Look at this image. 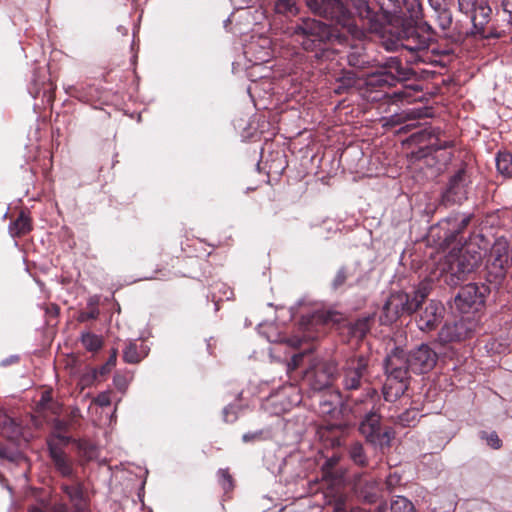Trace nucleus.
I'll list each match as a JSON object with an SVG mask.
<instances>
[{"label":"nucleus","mask_w":512,"mask_h":512,"mask_svg":"<svg viewBox=\"0 0 512 512\" xmlns=\"http://www.w3.org/2000/svg\"><path fill=\"white\" fill-rule=\"evenodd\" d=\"M406 354L403 350L396 349L385 360L387 382L383 387L384 399L392 402L401 397L408 388L410 368Z\"/></svg>","instance_id":"nucleus-1"},{"label":"nucleus","mask_w":512,"mask_h":512,"mask_svg":"<svg viewBox=\"0 0 512 512\" xmlns=\"http://www.w3.org/2000/svg\"><path fill=\"white\" fill-rule=\"evenodd\" d=\"M294 35L301 38V45L305 50H312L317 45L333 39L340 40V33L334 28L314 19H304L301 24L294 29Z\"/></svg>","instance_id":"nucleus-2"},{"label":"nucleus","mask_w":512,"mask_h":512,"mask_svg":"<svg viewBox=\"0 0 512 512\" xmlns=\"http://www.w3.org/2000/svg\"><path fill=\"white\" fill-rule=\"evenodd\" d=\"M400 46L411 54V63L433 62L429 50V37L422 35L415 27H407L400 33Z\"/></svg>","instance_id":"nucleus-3"},{"label":"nucleus","mask_w":512,"mask_h":512,"mask_svg":"<svg viewBox=\"0 0 512 512\" xmlns=\"http://www.w3.org/2000/svg\"><path fill=\"white\" fill-rule=\"evenodd\" d=\"M376 400H379L377 391L375 389H369L366 394V399L361 402L365 403L367 408L370 406V410L365 414L359 426V430L365 438L375 444L380 443L382 436L388 439L390 437L387 432L381 433L380 415L378 414L379 406H377Z\"/></svg>","instance_id":"nucleus-4"},{"label":"nucleus","mask_w":512,"mask_h":512,"mask_svg":"<svg viewBox=\"0 0 512 512\" xmlns=\"http://www.w3.org/2000/svg\"><path fill=\"white\" fill-rule=\"evenodd\" d=\"M307 6L319 15L335 20L336 24L352 33L355 29L350 12L340 0H306Z\"/></svg>","instance_id":"nucleus-5"},{"label":"nucleus","mask_w":512,"mask_h":512,"mask_svg":"<svg viewBox=\"0 0 512 512\" xmlns=\"http://www.w3.org/2000/svg\"><path fill=\"white\" fill-rule=\"evenodd\" d=\"M480 259L481 256L476 255L468 260L466 252L459 256L450 254L441 264V275L445 277L447 283L456 284L465 274L472 272L477 267Z\"/></svg>","instance_id":"nucleus-6"},{"label":"nucleus","mask_w":512,"mask_h":512,"mask_svg":"<svg viewBox=\"0 0 512 512\" xmlns=\"http://www.w3.org/2000/svg\"><path fill=\"white\" fill-rule=\"evenodd\" d=\"M509 244L505 239H497L492 246L487 262V271L492 282H500L506 275L508 267Z\"/></svg>","instance_id":"nucleus-7"},{"label":"nucleus","mask_w":512,"mask_h":512,"mask_svg":"<svg viewBox=\"0 0 512 512\" xmlns=\"http://www.w3.org/2000/svg\"><path fill=\"white\" fill-rule=\"evenodd\" d=\"M368 373V359L363 355L349 358L343 367L342 384L346 390H355L361 386Z\"/></svg>","instance_id":"nucleus-8"},{"label":"nucleus","mask_w":512,"mask_h":512,"mask_svg":"<svg viewBox=\"0 0 512 512\" xmlns=\"http://www.w3.org/2000/svg\"><path fill=\"white\" fill-rule=\"evenodd\" d=\"M476 323L470 316L461 317L453 323H446L440 330L438 339L441 343L461 341L475 329Z\"/></svg>","instance_id":"nucleus-9"},{"label":"nucleus","mask_w":512,"mask_h":512,"mask_svg":"<svg viewBox=\"0 0 512 512\" xmlns=\"http://www.w3.org/2000/svg\"><path fill=\"white\" fill-rule=\"evenodd\" d=\"M456 308L463 314L477 311L484 303L481 289L474 283L461 288L454 300Z\"/></svg>","instance_id":"nucleus-10"},{"label":"nucleus","mask_w":512,"mask_h":512,"mask_svg":"<svg viewBox=\"0 0 512 512\" xmlns=\"http://www.w3.org/2000/svg\"><path fill=\"white\" fill-rule=\"evenodd\" d=\"M415 305L411 304L410 297L404 292H397L392 294L386 301L383 311L385 323H391L395 321L401 314H411L415 312Z\"/></svg>","instance_id":"nucleus-11"},{"label":"nucleus","mask_w":512,"mask_h":512,"mask_svg":"<svg viewBox=\"0 0 512 512\" xmlns=\"http://www.w3.org/2000/svg\"><path fill=\"white\" fill-rule=\"evenodd\" d=\"M433 131H425L421 134L424 137L426 134L429 136V143L426 149L421 148L416 157L418 159L431 157L432 159H441L438 170H441V166L446 165L451 160V152L446 151V148L450 145L448 141H440L436 136L432 135ZM429 164V160H427Z\"/></svg>","instance_id":"nucleus-12"},{"label":"nucleus","mask_w":512,"mask_h":512,"mask_svg":"<svg viewBox=\"0 0 512 512\" xmlns=\"http://www.w3.org/2000/svg\"><path fill=\"white\" fill-rule=\"evenodd\" d=\"M407 361L412 372L426 373L435 366L437 354L428 345L423 344L408 355Z\"/></svg>","instance_id":"nucleus-13"},{"label":"nucleus","mask_w":512,"mask_h":512,"mask_svg":"<svg viewBox=\"0 0 512 512\" xmlns=\"http://www.w3.org/2000/svg\"><path fill=\"white\" fill-rule=\"evenodd\" d=\"M336 373V363L329 361L317 365L313 371L308 372L307 378L314 390H322L331 385Z\"/></svg>","instance_id":"nucleus-14"},{"label":"nucleus","mask_w":512,"mask_h":512,"mask_svg":"<svg viewBox=\"0 0 512 512\" xmlns=\"http://www.w3.org/2000/svg\"><path fill=\"white\" fill-rule=\"evenodd\" d=\"M445 308L441 302L431 300L425 309L420 313L417 320L418 328L428 332L434 330L442 321Z\"/></svg>","instance_id":"nucleus-15"},{"label":"nucleus","mask_w":512,"mask_h":512,"mask_svg":"<svg viewBox=\"0 0 512 512\" xmlns=\"http://www.w3.org/2000/svg\"><path fill=\"white\" fill-rule=\"evenodd\" d=\"M447 202L460 203L466 199V179L465 170L460 169L453 175L449 181L448 187L444 194Z\"/></svg>","instance_id":"nucleus-16"},{"label":"nucleus","mask_w":512,"mask_h":512,"mask_svg":"<svg viewBox=\"0 0 512 512\" xmlns=\"http://www.w3.org/2000/svg\"><path fill=\"white\" fill-rule=\"evenodd\" d=\"M63 490L66 493V495L69 497L70 501L73 503V505L76 509V512H83L86 507V503H85V500L83 497L81 487L78 484L71 485V486L66 485V486H63ZM28 512H43V511L38 507H32L29 509ZM53 512H68V510L65 505L60 504L54 508Z\"/></svg>","instance_id":"nucleus-17"},{"label":"nucleus","mask_w":512,"mask_h":512,"mask_svg":"<svg viewBox=\"0 0 512 512\" xmlns=\"http://www.w3.org/2000/svg\"><path fill=\"white\" fill-rule=\"evenodd\" d=\"M356 492L365 502L374 503L380 495L379 484L374 479L360 480L355 484Z\"/></svg>","instance_id":"nucleus-18"},{"label":"nucleus","mask_w":512,"mask_h":512,"mask_svg":"<svg viewBox=\"0 0 512 512\" xmlns=\"http://www.w3.org/2000/svg\"><path fill=\"white\" fill-rule=\"evenodd\" d=\"M491 8L486 2L482 1L469 15L473 23V27L477 33L483 34L485 25L489 22Z\"/></svg>","instance_id":"nucleus-19"},{"label":"nucleus","mask_w":512,"mask_h":512,"mask_svg":"<svg viewBox=\"0 0 512 512\" xmlns=\"http://www.w3.org/2000/svg\"><path fill=\"white\" fill-rule=\"evenodd\" d=\"M49 450L53 463L59 473L65 477L72 476V465L71 462L67 459L66 455L52 444H49Z\"/></svg>","instance_id":"nucleus-20"},{"label":"nucleus","mask_w":512,"mask_h":512,"mask_svg":"<svg viewBox=\"0 0 512 512\" xmlns=\"http://www.w3.org/2000/svg\"><path fill=\"white\" fill-rule=\"evenodd\" d=\"M496 166L503 176L512 177V154L509 152L499 153L496 158Z\"/></svg>","instance_id":"nucleus-21"},{"label":"nucleus","mask_w":512,"mask_h":512,"mask_svg":"<svg viewBox=\"0 0 512 512\" xmlns=\"http://www.w3.org/2000/svg\"><path fill=\"white\" fill-rule=\"evenodd\" d=\"M10 233L12 236H20L30 231V219L24 213H21L19 217L10 225Z\"/></svg>","instance_id":"nucleus-22"},{"label":"nucleus","mask_w":512,"mask_h":512,"mask_svg":"<svg viewBox=\"0 0 512 512\" xmlns=\"http://www.w3.org/2000/svg\"><path fill=\"white\" fill-rule=\"evenodd\" d=\"M81 342L85 349L91 352H95L102 347V339L90 332L82 334Z\"/></svg>","instance_id":"nucleus-23"},{"label":"nucleus","mask_w":512,"mask_h":512,"mask_svg":"<svg viewBox=\"0 0 512 512\" xmlns=\"http://www.w3.org/2000/svg\"><path fill=\"white\" fill-rule=\"evenodd\" d=\"M437 12V23L439 27L446 31L451 27L452 24V13L446 7L434 9Z\"/></svg>","instance_id":"nucleus-24"},{"label":"nucleus","mask_w":512,"mask_h":512,"mask_svg":"<svg viewBox=\"0 0 512 512\" xmlns=\"http://www.w3.org/2000/svg\"><path fill=\"white\" fill-rule=\"evenodd\" d=\"M419 413L416 409H408L397 416L396 422L402 426H413L418 421Z\"/></svg>","instance_id":"nucleus-25"},{"label":"nucleus","mask_w":512,"mask_h":512,"mask_svg":"<svg viewBox=\"0 0 512 512\" xmlns=\"http://www.w3.org/2000/svg\"><path fill=\"white\" fill-rule=\"evenodd\" d=\"M349 455L355 464L361 466L366 464V456L360 443L355 442L350 446Z\"/></svg>","instance_id":"nucleus-26"},{"label":"nucleus","mask_w":512,"mask_h":512,"mask_svg":"<svg viewBox=\"0 0 512 512\" xmlns=\"http://www.w3.org/2000/svg\"><path fill=\"white\" fill-rule=\"evenodd\" d=\"M357 83V79L354 73L347 72L344 76L339 79L338 86L335 88L337 94H341L344 91L354 87Z\"/></svg>","instance_id":"nucleus-27"},{"label":"nucleus","mask_w":512,"mask_h":512,"mask_svg":"<svg viewBox=\"0 0 512 512\" xmlns=\"http://www.w3.org/2000/svg\"><path fill=\"white\" fill-rule=\"evenodd\" d=\"M275 11L279 14L296 15L298 9L292 0H278L275 3Z\"/></svg>","instance_id":"nucleus-28"},{"label":"nucleus","mask_w":512,"mask_h":512,"mask_svg":"<svg viewBox=\"0 0 512 512\" xmlns=\"http://www.w3.org/2000/svg\"><path fill=\"white\" fill-rule=\"evenodd\" d=\"M392 512H415L411 501L405 497L398 496L391 503Z\"/></svg>","instance_id":"nucleus-29"},{"label":"nucleus","mask_w":512,"mask_h":512,"mask_svg":"<svg viewBox=\"0 0 512 512\" xmlns=\"http://www.w3.org/2000/svg\"><path fill=\"white\" fill-rule=\"evenodd\" d=\"M123 358L127 363H138L143 358V355L138 352L137 346L134 343H129L123 351Z\"/></svg>","instance_id":"nucleus-30"},{"label":"nucleus","mask_w":512,"mask_h":512,"mask_svg":"<svg viewBox=\"0 0 512 512\" xmlns=\"http://www.w3.org/2000/svg\"><path fill=\"white\" fill-rule=\"evenodd\" d=\"M246 53H253L255 63L266 62L270 58V50L267 47L261 46V50L259 52L256 51V45L251 43L248 47V51Z\"/></svg>","instance_id":"nucleus-31"},{"label":"nucleus","mask_w":512,"mask_h":512,"mask_svg":"<svg viewBox=\"0 0 512 512\" xmlns=\"http://www.w3.org/2000/svg\"><path fill=\"white\" fill-rule=\"evenodd\" d=\"M429 289L426 285L420 286L414 293V296L410 298L411 304L415 305V311L418 309L420 304L424 301V299L428 296Z\"/></svg>","instance_id":"nucleus-32"},{"label":"nucleus","mask_w":512,"mask_h":512,"mask_svg":"<svg viewBox=\"0 0 512 512\" xmlns=\"http://www.w3.org/2000/svg\"><path fill=\"white\" fill-rule=\"evenodd\" d=\"M352 5L361 18L370 17V7L367 0H352Z\"/></svg>","instance_id":"nucleus-33"},{"label":"nucleus","mask_w":512,"mask_h":512,"mask_svg":"<svg viewBox=\"0 0 512 512\" xmlns=\"http://www.w3.org/2000/svg\"><path fill=\"white\" fill-rule=\"evenodd\" d=\"M218 476L219 482L225 491L231 490L233 488L232 476L229 474L227 469H220L218 471Z\"/></svg>","instance_id":"nucleus-34"},{"label":"nucleus","mask_w":512,"mask_h":512,"mask_svg":"<svg viewBox=\"0 0 512 512\" xmlns=\"http://www.w3.org/2000/svg\"><path fill=\"white\" fill-rule=\"evenodd\" d=\"M480 2L479 0H458L459 10L465 14H470Z\"/></svg>","instance_id":"nucleus-35"},{"label":"nucleus","mask_w":512,"mask_h":512,"mask_svg":"<svg viewBox=\"0 0 512 512\" xmlns=\"http://www.w3.org/2000/svg\"><path fill=\"white\" fill-rule=\"evenodd\" d=\"M334 397H335V401H333V402L326 401V400L321 401L323 413H331L341 403V397L338 393Z\"/></svg>","instance_id":"nucleus-36"},{"label":"nucleus","mask_w":512,"mask_h":512,"mask_svg":"<svg viewBox=\"0 0 512 512\" xmlns=\"http://www.w3.org/2000/svg\"><path fill=\"white\" fill-rule=\"evenodd\" d=\"M467 512H496L491 504L482 502L473 504Z\"/></svg>","instance_id":"nucleus-37"},{"label":"nucleus","mask_w":512,"mask_h":512,"mask_svg":"<svg viewBox=\"0 0 512 512\" xmlns=\"http://www.w3.org/2000/svg\"><path fill=\"white\" fill-rule=\"evenodd\" d=\"M485 439L490 447L494 449H499L501 447V440L495 432L485 434Z\"/></svg>","instance_id":"nucleus-38"},{"label":"nucleus","mask_w":512,"mask_h":512,"mask_svg":"<svg viewBox=\"0 0 512 512\" xmlns=\"http://www.w3.org/2000/svg\"><path fill=\"white\" fill-rule=\"evenodd\" d=\"M368 331V321L363 319L356 322L354 327V333L359 336L363 337L366 332Z\"/></svg>","instance_id":"nucleus-39"},{"label":"nucleus","mask_w":512,"mask_h":512,"mask_svg":"<svg viewBox=\"0 0 512 512\" xmlns=\"http://www.w3.org/2000/svg\"><path fill=\"white\" fill-rule=\"evenodd\" d=\"M95 403L100 407H106L111 404L110 392H102L95 398Z\"/></svg>","instance_id":"nucleus-40"},{"label":"nucleus","mask_w":512,"mask_h":512,"mask_svg":"<svg viewBox=\"0 0 512 512\" xmlns=\"http://www.w3.org/2000/svg\"><path fill=\"white\" fill-rule=\"evenodd\" d=\"M346 279H347L346 270L344 268L339 269L337 274H336V276H335V278H334V280H333L334 288H338L339 286L344 284Z\"/></svg>","instance_id":"nucleus-41"},{"label":"nucleus","mask_w":512,"mask_h":512,"mask_svg":"<svg viewBox=\"0 0 512 512\" xmlns=\"http://www.w3.org/2000/svg\"><path fill=\"white\" fill-rule=\"evenodd\" d=\"M260 439H262L261 431L245 433L242 437V440L245 443L250 442V441H257Z\"/></svg>","instance_id":"nucleus-42"},{"label":"nucleus","mask_w":512,"mask_h":512,"mask_svg":"<svg viewBox=\"0 0 512 512\" xmlns=\"http://www.w3.org/2000/svg\"><path fill=\"white\" fill-rule=\"evenodd\" d=\"M98 314V310L94 308L90 312L81 313L79 316V320L83 322L90 319H96Z\"/></svg>","instance_id":"nucleus-43"},{"label":"nucleus","mask_w":512,"mask_h":512,"mask_svg":"<svg viewBox=\"0 0 512 512\" xmlns=\"http://www.w3.org/2000/svg\"><path fill=\"white\" fill-rule=\"evenodd\" d=\"M503 11L508 14L509 22L512 24V0H503L502 1Z\"/></svg>","instance_id":"nucleus-44"},{"label":"nucleus","mask_w":512,"mask_h":512,"mask_svg":"<svg viewBox=\"0 0 512 512\" xmlns=\"http://www.w3.org/2000/svg\"><path fill=\"white\" fill-rule=\"evenodd\" d=\"M303 358V354H296L292 357L291 361L288 363V370H294L299 366L300 361Z\"/></svg>","instance_id":"nucleus-45"},{"label":"nucleus","mask_w":512,"mask_h":512,"mask_svg":"<svg viewBox=\"0 0 512 512\" xmlns=\"http://www.w3.org/2000/svg\"><path fill=\"white\" fill-rule=\"evenodd\" d=\"M379 1V5L381 7L382 10H385L387 12H391L393 11V7L395 6L394 4H392V2L394 0H378Z\"/></svg>","instance_id":"nucleus-46"},{"label":"nucleus","mask_w":512,"mask_h":512,"mask_svg":"<svg viewBox=\"0 0 512 512\" xmlns=\"http://www.w3.org/2000/svg\"><path fill=\"white\" fill-rule=\"evenodd\" d=\"M447 0H429V3L433 9L444 8Z\"/></svg>","instance_id":"nucleus-47"},{"label":"nucleus","mask_w":512,"mask_h":512,"mask_svg":"<svg viewBox=\"0 0 512 512\" xmlns=\"http://www.w3.org/2000/svg\"><path fill=\"white\" fill-rule=\"evenodd\" d=\"M116 359H117V351L113 350L112 354L110 355V357H109V359H108V361L106 363V366H115Z\"/></svg>","instance_id":"nucleus-48"},{"label":"nucleus","mask_w":512,"mask_h":512,"mask_svg":"<svg viewBox=\"0 0 512 512\" xmlns=\"http://www.w3.org/2000/svg\"><path fill=\"white\" fill-rule=\"evenodd\" d=\"M338 461H339L338 457L332 456L327 460L326 465L329 467H333L334 465H336L338 463Z\"/></svg>","instance_id":"nucleus-49"},{"label":"nucleus","mask_w":512,"mask_h":512,"mask_svg":"<svg viewBox=\"0 0 512 512\" xmlns=\"http://www.w3.org/2000/svg\"><path fill=\"white\" fill-rule=\"evenodd\" d=\"M285 342H287L290 346L297 347L300 345L299 339H286Z\"/></svg>","instance_id":"nucleus-50"},{"label":"nucleus","mask_w":512,"mask_h":512,"mask_svg":"<svg viewBox=\"0 0 512 512\" xmlns=\"http://www.w3.org/2000/svg\"><path fill=\"white\" fill-rule=\"evenodd\" d=\"M50 399V395L49 393H44L42 395V398H41V403H45L46 401H48Z\"/></svg>","instance_id":"nucleus-51"},{"label":"nucleus","mask_w":512,"mask_h":512,"mask_svg":"<svg viewBox=\"0 0 512 512\" xmlns=\"http://www.w3.org/2000/svg\"><path fill=\"white\" fill-rule=\"evenodd\" d=\"M93 451H94V447H92V446H91V448H90V452H89V456H88L89 458H92V456H93Z\"/></svg>","instance_id":"nucleus-52"},{"label":"nucleus","mask_w":512,"mask_h":512,"mask_svg":"<svg viewBox=\"0 0 512 512\" xmlns=\"http://www.w3.org/2000/svg\"><path fill=\"white\" fill-rule=\"evenodd\" d=\"M468 221H469L468 218L462 220L463 227L467 225Z\"/></svg>","instance_id":"nucleus-53"},{"label":"nucleus","mask_w":512,"mask_h":512,"mask_svg":"<svg viewBox=\"0 0 512 512\" xmlns=\"http://www.w3.org/2000/svg\"><path fill=\"white\" fill-rule=\"evenodd\" d=\"M351 512H365V511H363V510H361V509H354V510H352Z\"/></svg>","instance_id":"nucleus-54"},{"label":"nucleus","mask_w":512,"mask_h":512,"mask_svg":"<svg viewBox=\"0 0 512 512\" xmlns=\"http://www.w3.org/2000/svg\"><path fill=\"white\" fill-rule=\"evenodd\" d=\"M121 385H122V382L116 383V386H118V387H120V388H122V386H121Z\"/></svg>","instance_id":"nucleus-55"},{"label":"nucleus","mask_w":512,"mask_h":512,"mask_svg":"<svg viewBox=\"0 0 512 512\" xmlns=\"http://www.w3.org/2000/svg\"><path fill=\"white\" fill-rule=\"evenodd\" d=\"M121 385H122V382L116 383V386H118V387H120V388H122V386H121Z\"/></svg>","instance_id":"nucleus-56"}]
</instances>
